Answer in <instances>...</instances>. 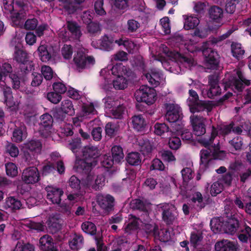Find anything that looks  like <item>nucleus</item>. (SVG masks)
<instances>
[{"label": "nucleus", "instance_id": "nucleus-1", "mask_svg": "<svg viewBox=\"0 0 251 251\" xmlns=\"http://www.w3.org/2000/svg\"><path fill=\"white\" fill-rule=\"evenodd\" d=\"M164 50L165 56L159 57L154 59L159 61L163 67L167 71L178 74L181 73V67L179 66V62L182 64L185 68L190 67L194 64L192 58H188L176 51H168L167 47Z\"/></svg>", "mask_w": 251, "mask_h": 251}, {"label": "nucleus", "instance_id": "nucleus-2", "mask_svg": "<svg viewBox=\"0 0 251 251\" xmlns=\"http://www.w3.org/2000/svg\"><path fill=\"white\" fill-rule=\"evenodd\" d=\"M81 152V158L76 159L74 166L75 171L79 172L88 171L92 166H95L96 158L100 154L98 148L91 145L84 147Z\"/></svg>", "mask_w": 251, "mask_h": 251}, {"label": "nucleus", "instance_id": "nucleus-3", "mask_svg": "<svg viewBox=\"0 0 251 251\" xmlns=\"http://www.w3.org/2000/svg\"><path fill=\"white\" fill-rule=\"evenodd\" d=\"M14 0H4L3 9L5 13L10 15L12 22L15 25H23V20L25 16V4L21 1L14 2Z\"/></svg>", "mask_w": 251, "mask_h": 251}, {"label": "nucleus", "instance_id": "nucleus-4", "mask_svg": "<svg viewBox=\"0 0 251 251\" xmlns=\"http://www.w3.org/2000/svg\"><path fill=\"white\" fill-rule=\"evenodd\" d=\"M166 109V120L172 124L171 128L176 131H179L182 128V123L181 118V110L178 105L175 103L165 104Z\"/></svg>", "mask_w": 251, "mask_h": 251}, {"label": "nucleus", "instance_id": "nucleus-5", "mask_svg": "<svg viewBox=\"0 0 251 251\" xmlns=\"http://www.w3.org/2000/svg\"><path fill=\"white\" fill-rule=\"evenodd\" d=\"M86 50L84 48H80L77 50L74 57V62L75 69L80 72L83 70L94 65L95 62L94 58L92 56L86 55Z\"/></svg>", "mask_w": 251, "mask_h": 251}, {"label": "nucleus", "instance_id": "nucleus-6", "mask_svg": "<svg viewBox=\"0 0 251 251\" xmlns=\"http://www.w3.org/2000/svg\"><path fill=\"white\" fill-rule=\"evenodd\" d=\"M135 96L138 101L144 102L148 105H151L156 100V93L154 89L143 85L136 92Z\"/></svg>", "mask_w": 251, "mask_h": 251}, {"label": "nucleus", "instance_id": "nucleus-7", "mask_svg": "<svg viewBox=\"0 0 251 251\" xmlns=\"http://www.w3.org/2000/svg\"><path fill=\"white\" fill-rule=\"evenodd\" d=\"M190 97L188 99L187 103L190 111L195 113L207 109L208 111L211 110V106L206 101L200 100L197 93L194 90H189Z\"/></svg>", "mask_w": 251, "mask_h": 251}, {"label": "nucleus", "instance_id": "nucleus-8", "mask_svg": "<svg viewBox=\"0 0 251 251\" xmlns=\"http://www.w3.org/2000/svg\"><path fill=\"white\" fill-rule=\"evenodd\" d=\"M213 43L210 41L204 43L202 45V53L205 57L206 66L208 68L214 69L219 63L218 55L211 48Z\"/></svg>", "mask_w": 251, "mask_h": 251}, {"label": "nucleus", "instance_id": "nucleus-9", "mask_svg": "<svg viewBox=\"0 0 251 251\" xmlns=\"http://www.w3.org/2000/svg\"><path fill=\"white\" fill-rule=\"evenodd\" d=\"M128 223L126 225L125 230L127 233H130L132 231L138 228H142L147 233L153 232L156 228L155 225L143 223L141 219L137 218L132 215L130 216Z\"/></svg>", "mask_w": 251, "mask_h": 251}, {"label": "nucleus", "instance_id": "nucleus-10", "mask_svg": "<svg viewBox=\"0 0 251 251\" xmlns=\"http://www.w3.org/2000/svg\"><path fill=\"white\" fill-rule=\"evenodd\" d=\"M158 209L162 211V218L165 222L168 224L172 223L178 216L176 207L170 203H161L157 205Z\"/></svg>", "mask_w": 251, "mask_h": 251}, {"label": "nucleus", "instance_id": "nucleus-11", "mask_svg": "<svg viewBox=\"0 0 251 251\" xmlns=\"http://www.w3.org/2000/svg\"><path fill=\"white\" fill-rule=\"evenodd\" d=\"M190 121L194 133L196 135L201 136L205 133V119L202 117L193 115L190 117Z\"/></svg>", "mask_w": 251, "mask_h": 251}, {"label": "nucleus", "instance_id": "nucleus-12", "mask_svg": "<svg viewBox=\"0 0 251 251\" xmlns=\"http://www.w3.org/2000/svg\"><path fill=\"white\" fill-rule=\"evenodd\" d=\"M22 180L26 184H35L40 180L38 169L34 167H28L24 170L22 175Z\"/></svg>", "mask_w": 251, "mask_h": 251}, {"label": "nucleus", "instance_id": "nucleus-13", "mask_svg": "<svg viewBox=\"0 0 251 251\" xmlns=\"http://www.w3.org/2000/svg\"><path fill=\"white\" fill-rule=\"evenodd\" d=\"M149 82L153 86L156 87L159 85H163L165 78L163 75L156 69H151L150 72L145 74Z\"/></svg>", "mask_w": 251, "mask_h": 251}, {"label": "nucleus", "instance_id": "nucleus-14", "mask_svg": "<svg viewBox=\"0 0 251 251\" xmlns=\"http://www.w3.org/2000/svg\"><path fill=\"white\" fill-rule=\"evenodd\" d=\"M231 128L232 126L231 125H224L219 126L218 127V131L215 128H213L211 137H204L199 140V142L204 146H207L212 143V141L216 136L218 132L220 134L226 135L229 133L231 131Z\"/></svg>", "mask_w": 251, "mask_h": 251}, {"label": "nucleus", "instance_id": "nucleus-15", "mask_svg": "<svg viewBox=\"0 0 251 251\" xmlns=\"http://www.w3.org/2000/svg\"><path fill=\"white\" fill-rule=\"evenodd\" d=\"M105 178L102 175H99L94 180V176L91 174L89 175L83 179L81 182V185L86 187H92L97 190L101 187L104 183Z\"/></svg>", "mask_w": 251, "mask_h": 251}, {"label": "nucleus", "instance_id": "nucleus-16", "mask_svg": "<svg viewBox=\"0 0 251 251\" xmlns=\"http://www.w3.org/2000/svg\"><path fill=\"white\" fill-rule=\"evenodd\" d=\"M237 75L238 78H233L229 83L226 84V88L231 87L233 89V87H234L237 91H240L242 90L244 84L245 85H250V81L244 77L240 71L237 72Z\"/></svg>", "mask_w": 251, "mask_h": 251}, {"label": "nucleus", "instance_id": "nucleus-17", "mask_svg": "<svg viewBox=\"0 0 251 251\" xmlns=\"http://www.w3.org/2000/svg\"><path fill=\"white\" fill-rule=\"evenodd\" d=\"M47 193V198L52 203L59 204L61 201V197L63 194V191L56 187L48 186L45 188Z\"/></svg>", "mask_w": 251, "mask_h": 251}, {"label": "nucleus", "instance_id": "nucleus-18", "mask_svg": "<svg viewBox=\"0 0 251 251\" xmlns=\"http://www.w3.org/2000/svg\"><path fill=\"white\" fill-rule=\"evenodd\" d=\"M52 118L49 114L43 115L41 117L40 130L42 134L47 137L51 133Z\"/></svg>", "mask_w": 251, "mask_h": 251}, {"label": "nucleus", "instance_id": "nucleus-19", "mask_svg": "<svg viewBox=\"0 0 251 251\" xmlns=\"http://www.w3.org/2000/svg\"><path fill=\"white\" fill-rule=\"evenodd\" d=\"M4 96V102L6 106L10 110H16L18 109L20 102L18 100H15L12 95L11 88L6 87L3 90Z\"/></svg>", "mask_w": 251, "mask_h": 251}, {"label": "nucleus", "instance_id": "nucleus-20", "mask_svg": "<svg viewBox=\"0 0 251 251\" xmlns=\"http://www.w3.org/2000/svg\"><path fill=\"white\" fill-rule=\"evenodd\" d=\"M51 48L47 49L45 45H40L37 50V51L40 59L43 62H47L50 59L56 55V52Z\"/></svg>", "mask_w": 251, "mask_h": 251}, {"label": "nucleus", "instance_id": "nucleus-21", "mask_svg": "<svg viewBox=\"0 0 251 251\" xmlns=\"http://www.w3.org/2000/svg\"><path fill=\"white\" fill-rule=\"evenodd\" d=\"M109 69L108 67L104 68L100 72V75L101 77L100 86L102 89L106 91H108L111 88V83L110 80L111 75Z\"/></svg>", "mask_w": 251, "mask_h": 251}, {"label": "nucleus", "instance_id": "nucleus-22", "mask_svg": "<svg viewBox=\"0 0 251 251\" xmlns=\"http://www.w3.org/2000/svg\"><path fill=\"white\" fill-rule=\"evenodd\" d=\"M14 58L17 61L21 62L23 64L28 63L29 66V67L26 66V70H31L32 69V62L28 61L27 53L22 50L20 49H16L14 53Z\"/></svg>", "mask_w": 251, "mask_h": 251}, {"label": "nucleus", "instance_id": "nucleus-23", "mask_svg": "<svg viewBox=\"0 0 251 251\" xmlns=\"http://www.w3.org/2000/svg\"><path fill=\"white\" fill-rule=\"evenodd\" d=\"M216 251H236V246L232 242L224 240L216 243L215 246Z\"/></svg>", "mask_w": 251, "mask_h": 251}, {"label": "nucleus", "instance_id": "nucleus-24", "mask_svg": "<svg viewBox=\"0 0 251 251\" xmlns=\"http://www.w3.org/2000/svg\"><path fill=\"white\" fill-rule=\"evenodd\" d=\"M22 206L21 201L14 197H9L5 200L3 208L10 210H15L21 208Z\"/></svg>", "mask_w": 251, "mask_h": 251}, {"label": "nucleus", "instance_id": "nucleus-25", "mask_svg": "<svg viewBox=\"0 0 251 251\" xmlns=\"http://www.w3.org/2000/svg\"><path fill=\"white\" fill-rule=\"evenodd\" d=\"M97 201L102 208L107 209L112 206L114 199L109 195H99L97 196Z\"/></svg>", "mask_w": 251, "mask_h": 251}, {"label": "nucleus", "instance_id": "nucleus-26", "mask_svg": "<svg viewBox=\"0 0 251 251\" xmlns=\"http://www.w3.org/2000/svg\"><path fill=\"white\" fill-rule=\"evenodd\" d=\"M47 223L50 229H52L53 231H55L60 228L62 219L58 214H53L49 217Z\"/></svg>", "mask_w": 251, "mask_h": 251}, {"label": "nucleus", "instance_id": "nucleus-27", "mask_svg": "<svg viewBox=\"0 0 251 251\" xmlns=\"http://www.w3.org/2000/svg\"><path fill=\"white\" fill-rule=\"evenodd\" d=\"M132 124L135 129L142 131L146 126L147 122L142 115H138L132 117Z\"/></svg>", "mask_w": 251, "mask_h": 251}, {"label": "nucleus", "instance_id": "nucleus-28", "mask_svg": "<svg viewBox=\"0 0 251 251\" xmlns=\"http://www.w3.org/2000/svg\"><path fill=\"white\" fill-rule=\"evenodd\" d=\"M53 245L52 238L48 235H44L39 240V247L43 251L50 250L53 248Z\"/></svg>", "mask_w": 251, "mask_h": 251}, {"label": "nucleus", "instance_id": "nucleus-29", "mask_svg": "<svg viewBox=\"0 0 251 251\" xmlns=\"http://www.w3.org/2000/svg\"><path fill=\"white\" fill-rule=\"evenodd\" d=\"M200 170L203 171L207 167L211 159L210 151L209 149L202 150L200 152Z\"/></svg>", "mask_w": 251, "mask_h": 251}, {"label": "nucleus", "instance_id": "nucleus-30", "mask_svg": "<svg viewBox=\"0 0 251 251\" xmlns=\"http://www.w3.org/2000/svg\"><path fill=\"white\" fill-rule=\"evenodd\" d=\"M183 17L185 19L184 27L186 30L194 29L200 24V20L196 17L187 15H184Z\"/></svg>", "mask_w": 251, "mask_h": 251}, {"label": "nucleus", "instance_id": "nucleus-31", "mask_svg": "<svg viewBox=\"0 0 251 251\" xmlns=\"http://www.w3.org/2000/svg\"><path fill=\"white\" fill-rule=\"evenodd\" d=\"M114 40L110 41L109 40L108 37L104 36L101 41H99V43L93 41L92 43V46L95 48H99L106 50H110L112 48V44Z\"/></svg>", "mask_w": 251, "mask_h": 251}, {"label": "nucleus", "instance_id": "nucleus-32", "mask_svg": "<svg viewBox=\"0 0 251 251\" xmlns=\"http://www.w3.org/2000/svg\"><path fill=\"white\" fill-rule=\"evenodd\" d=\"M176 131L172 128L170 133L171 137L168 143L170 148L175 150H177L181 145L179 138L176 136Z\"/></svg>", "mask_w": 251, "mask_h": 251}, {"label": "nucleus", "instance_id": "nucleus-33", "mask_svg": "<svg viewBox=\"0 0 251 251\" xmlns=\"http://www.w3.org/2000/svg\"><path fill=\"white\" fill-rule=\"evenodd\" d=\"M209 83L210 88L206 94L207 97L209 98H213L214 96L219 95L221 93V89L217 82L216 81L210 80Z\"/></svg>", "mask_w": 251, "mask_h": 251}, {"label": "nucleus", "instance_id": "nucleus-34", "mask_svg": "<svg viewBox=\"0 0 251 251\" xmlns=\"http://www.w3.org/2000/svg\"><path fill=\"white\" fill-rule=\"evenodd\" d=\"M61 110L64 113L69 115H73L75 114V109L71 100H64L61 105Z\"/></svg>", "mask_w": 251, "mask_h": 251}, {"label": "nucleus", "instance_id": "nucleus-35", "mask_svg": "<svg viewBox=\"0 0 251 251\" xmlns=\"http://www.w3.org/2000/svg\"><path fill=\"white\" fill-rule=\"evenodd\" d=\"M112 74L117 77H124L127 73L126 68L121 63L114 65L111 69Z\"/></svg>", "mask_w": 251, "mask_h": 251}, {"label": "nucleus", "instance_id": "nucleus-36", "mask_svg": "<svg viewBox=\"0 0 251 251\" xmlns=\"http://www.w3.org/2000/svg\"><path fill=\"white\" fill-rule=\"evenodd\" d=\"M138 144L140 147V151L143 154L150 152L152 150V147L150 142L143 138L138 139Z\"/></svg>", "mask_w": 251, "mask_h": 251}, {"label": "nucleus", "instance_id": "nucleus-37", "mask_svg": "<svg viewBox=\"0 0 251 251\" xmlns=\"http://www.w3.org/2000/svg\"><path fill=\"white\" fill-rule=\"evenodd\" d=\"M111 152L114 160L116 162H120L124 159V154L122 148L119 146L112 147Z\"/></svg>", "mask_w": 251, "mask_h": 251}, {"label": "nucleus", "instance_id": "nucleus-38", "mask_svg": "<svg viewBox=\"0 0 251 251\" xmlns=\"http://www.w3.org/2000/svg\"><path fill=\"white\" fill-rule=\"evenodd\" d=\"M113 87L116 90H123L127 86V80L124 77H117L113 80Z\"/></svg>", "mask_w": 251, "mask_h": 251}, {"label": "nucleus", "instance_id": "nucleus-39", "mask_svg": "<svg viewBox=\"0 0 251 251\" xmlns=\"http://www.w3.org/2000/svg\"><path fill=\"white\" fill-rule=\"evenodd\" d=\"M231 48L232 55L234 57L237 58L242 57L245 53V50L242 48L240 44L236 43H232Z\"/></svg>", "mask_w": 251, "mask_h": 251}, {"label": "nucleus", "instance_id": "nucleus-40", "mask_svg": "<svg viewBox=\"0 0 251 251\" xmlns=\"http://www.w3.org/2000/svg\"><path fill=\"white\" fill-rule=\"evenodd\" d=\"M127 161L132 165H138L141 162L140 154L137 152L129 153L127 157Z\"/></svg>", "mask_w": 251, "mask_h": 251}, {"label": "nucleus", "instance_id": "nucleus-41", "mask_svg": "<svg viewBox=\"0 0 251 251\" xmlns=\"http://www.w3.org/2000/svg\"><path fill=\"white\" fill-rule=\"evenodd\" d=\"M210 18L213 20H217L223 17L222 9L217 6L212 7L209 11Z\"/></svg>", "mask_w": 251, "mask_h": 251}, {"label": "nucleus", "instance_id": "nucleus-42", "mask_svg": "<svg viewBox=\"0 0 251 251\" xmlns=\"http://www.w3.org/2000/svg\"><path fill=\"white\" fill-rule=\"evenodd\" d=\"M223 189V180H218L214 182L210 187V193L213 196L220 193Z\"/></svg>", "mask_w": 251, "mask_h": 251}, {"label": "nucleus", "instance_id": "nucleus-43", "mask_svg": "<svg viewBox=\"0 0 251 251\" xmlns=\"http://www.w3.org/2000/svg\"><path fill=\"white\" fill-rule=\"evenodd\" d=\"M83 237L81 235H75L73 239L70 241L69 246L72 250H78L82 245Z\"/></svg>", "mask_w": 251, "mask_h": 251}, {"label": "nucleus", "instance_id": "nucleus-44", "mask_svg": "<svg viewBox=\"0 0 251 251\" xmlns=\"http://www.w3.org/2000/svg\"><path fill=\"white\" fill-rule=\"evenodd\" d=\"M81 228L84 232L90 235H94L97 230L95 225L90 222L83 223L81 225Z\"/></svg>", "mask_w": 251, "mask_h": 251}, {"label": "nucleus", "instance_id": "nucleus-45", "mask_svg": "<svg viewBox=\"0 0 251 251\" xmlns=\"http://www.w3.org/2000/svg\"><path fill=\"white\" fill-rule=\"evenodd\" d=\"M238 221L233 218L229 219L227 224L225 225L226 227L224 228L226 232L232 234L236 230L238 226Z\"/></svg>", "mask_w": 251, "mask_h": 251}, {"label": "nucleus", "instance_id": "nucleus-46", "mask_svg": "<svg viewBox=\"0 0 251 251\" xmlns=\"http://www.w3.org/2000/svg\"><path fill=\"white\" fill-rule=\"evenodd\" d=\"M126 112V108L123 105H119L112 108L110 110V113L113 118L120 119L123 117Z\"/></svg>", "mask_w": 251, "mask_h": 251}, {"label": "nucleus", "instance_id": "nucleus-47", "mask_svg": "<svg viewBox=\"0 0 251 251\" xmlns=\"http://www.w3.org/2000/svg\"><path fill=\"white\" fill-rule=\"evenodd\" d=\"M6 175L11 177H15L18 174V168L12 162L6 163L5 165Z\"/></svg>", "mask_w": 251, "mask_h": 251}, {"label": "nucleus", "instance_id": "nucleus-48", "mask_svg": "<svg viewBox=\"0 0 251 251\" xmlns=\"http://www.w3.org/2000/svg\"><path fill=\"white\" fill-rule=\"evenodd\" d=\"M68 28L74 38L78 39L81 36V34L79 27L75 23L69 22Z\"/></svg>", "mask_w": 251, "mask_h": 251}, {"label": "nucleus", "instance_id": "nucleus-49", "mask_svg": "<svg viewBox=\"0 0 251 251\" xmlns=\"http://www.w3.org/2000/svg\"><path fill=\"white\" fill-rule=\"evenodd\" d=\"M14 251H34L33 245L30 244H24L22 241H18L14 249Z\"/></svg>", "mask_w": 251, "mask_h": 251}, {"label": "nucleus", "instance_id": "nucleus-50", "mask_svg": "<svg viewBox=\"0 0 251 251\" xmlns=\"http://www.w3.org/2000/svg\"><path fill=\"white\" fill-rule=\"evenodd\" d=\"M25 227L31 229H34L38 231H43L44 229V226L40 223H35L31 221H25L23 224Z\"/></svg>", "mask_w": 251, "mask_h": 251}, {"label": "nucleus", "instance_id": "nucleus-51", "mask_svg": "<svg viewBox=\"0 0 251 251\" xmlns=\"http://www.w3.org/2000/svg\"><path fill=\"white\" fill-rule=\"evenodd\" d=\"M196 43L197 42L194 41L193 39L189 38L183 41L182 44L184 45V47L188 51L193 52L198 50L196 47Z\"/></svg>", "mask_w": 251, "mask_h": 251}, {"label": "nucleus", "instance_id": "nucleus-52", "mask_svg": "<svg viewBox=\"0 0 251 251\" xmlns=\"http://www.w3.org/2000/svg\"><path fill=\"white\" fill-rule=\"evenodd\" d=\"M25 145L30 150L37 152L40 151L42 148V144L38 140H31Z\"/></svg>", "mask_w": 251, "mask_h": 251}, {"label": "nucleus", "instance_id": "nucleus-53", "mask_svg": "<svg viewBox=\"0 0 251 251\" xmlns=\"http://www.w3.org/2000/svg\"><path fill=\"white\" fill-rule=\"evenodd\" d=\"M133 202L136 205L135 207L137 209L147 212L150 209L151 203L147 201L144 202L140 200H135Z\"/></svg>", "mask_w": 251, "mask_h": 251}, {"label": "nucleus", "instance_id": "nucleus-54", "mask_svg": "<svg viewBox=\"0 0 251 251\" xmlns=\"http://www.w3.org/2000/svg\"><path fill=\"white\" fill-rule=\"evenodd\" d=\"M38 25V22L37 19L35 18H28L25 22L24 25V27L26 30H34Z\"/></svg>", "mask_w": 251, "mask_h": 251}, {"label": "nucleus", "instance_id": "nucleus-55", "mask_svg": "<svg viewBox=\"0 0 251 251\" xmlns=\"http://www.w3.org/2000/svg\"><path fill=\"white\" fill-rule=\"evenodd\" d=\"M209 30L201 26L196 28L192 34V36L198 37L200 38H205L208 35Z\"/></svg>", "mask_w": 251, "mask_h": 251}, {"label": "nucleus", "instance_id": "nucleus-56", "mask_svg": "<svg viewBox=\"0 0 251 251\" xmlns=\"http://www.w3.org/2000/svg\"><path fill=\"white\" fill-rule=\"evenodd\" d=\"M154 133L158 135H162L165 132H167L169 130L168 126L164 123L159 124L156 123L154 126Z\"/></svg>", "mask_w": 251, "mask_h": 251}, {"label": "nucleus", "instance_id": "nucleus-57", "mask_svg": "<svg viewBox=\"0 0 251 251\" xmlns=\"http://www.w3.org/2000/svg\"><path fill=\"white\" fill-rule=\"evenodd\" d=\"M73 50L71 46L65 45L61 50V53L65 59H70L72 58Z\"/></svg>", "mask_w": 251, "mask_h": 251}, {"label": "nucleus", "instance_id": "nucleus-58", "mask_svg": "<svg viewBox=\"0 0 251 251\" xmlns=\"http://www.w3.org/2000/svg\"><path fill=\"white\" fill-rule=\"evenodd\" d=\"M42 74L46 80H50L54 75L51 68L48 66H43L41 68Z\"/></svg>", "mask_w": 251, "mask_h": 251}, {"label": "nucleus", "instance_id": "nucleus-59", "mask_svg": "<svg viewBox=\"0 0 251 251\" xmlns=\"http://www.w3.org/2000/svg\"><path fill=\"white\" fill-rule=\"evenodd\" d=\"M160 25L165 34H168L171 32V27L169 23V19L165 17L160 20Z\"/></svg>", "mask_w": 251, "mask_h": 251}, {"label": "nucleus", "instance_id": "nucleus-60", "mask_svg": "<svg viewBox=\"0 0 251 251\" xmlns=\"http://www.w3.org/2000/svg\"><path fill=\"white\" fill-rule=\"evenodd\" d=\"M240 0H227L226 4V10L229 13H233L235 10L236 5Z\"/></svg>", "mask_w": 251, "mask_h": 251}, {"label": "nucleus", "instance_id": "nucleus-61", "mask_svg": "<svg viewBox=\"0 0 251 251\" xmlns=\"http://www.w3.org/2000/svg\"><path fill=\"white\" fill-rule=\"evenodd\" d=\"M103 101L105 104V107L107 109H111L114 108V107L118 104V102L115 100V98L113 97H106Z\"/></svg>", "mask_w": 251, "mask_h": 251}, {"label": "nucleus", "instance_id": "nucleus-62", "mask_svg": "<svg viewBox=\"0 0 251 251\" xmlns=\"http://www.w3.org/2000/svg\"><path fill=\"white\" fill-rule=\"evenodd\" d=\"M161 156L162 159L168 162H174L176 158L172 152L169 151H163L161 152Z\"/></svg>", "mask_w": 251, "mask_h": 251}, {"label": "nucleus", "instance_id": "nucleus-63", "mask_svg": "<svg viewBox=\"0 0 251 251\" xmlns=\"http://www.w3.org/2000/svg\"><path fill=\"white\" fill-rule=\"evenodd\" d=\"M47 99L52 103L56 104L61 100L62 97L60 95L55 92L49 93L47 95Z\"/></svg>", "mask_w": 251, "mask_h": 251}, {"label": "nucleus", "instance_id": "nucleus-64", "mask_svg": "<svg viewBox=\"0 0 251 251\" xmlns=\"http://www.w3.org/2000/svg\"><path fill=\"white\" fill-rule=\"evenodd\" d=\"M140 24L136 20L133 19L129 20L127 23V27L128 31L130 32H135L140 27Z\"/></svg>", "mask_w": 251, "mask_h": 251}]
</instances>
